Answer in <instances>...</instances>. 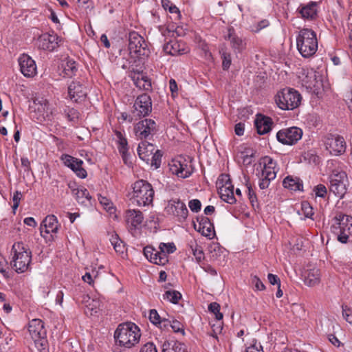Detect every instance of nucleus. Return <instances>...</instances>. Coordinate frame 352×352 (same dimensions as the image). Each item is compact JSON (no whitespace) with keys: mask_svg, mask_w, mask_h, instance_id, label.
I'll return each mask as SVG.
<instances>
[{"mask_svg":"<svg viewBox=\"0 0 352 352\" xmlns=\"http://www.w3.org/2000/svg\"><path fill=\"white\" fill-rule=\"evenodd\" d=\"M192 251L198 262L201 261L204 258V254L200 246L196 245L195 248H192Z\"/></svg>","mask_w":352,"mask_h":352,"instance_id":"864d4df0","label":"nucleus"},{"mask_svg":"<svg viewBox=\"0 0 352 352\" xmlns=\"http://www.w3.org/2000/svg\"><path fill=\"white\" fill-rule=\"evenodd\" d=\"M164 51L172 56H178L186 54L188 51L184 43L177 41H170L164 45Z\"/></svg>","mask_w":352,"mask_h":352,"instance_id":"393cba45","label":"nucleus"},{"mask_svg":"<svg viewBox=\"0 0 352 352\" xmlns=\"http://www.w3.org/2000/svg\"><path fill=\"white\" fill-rule=\"evenodd\" d=\"M83 162L81 160L75 158L74 162L70 166V168L80 178H85L87 177V171L82 167Z\"/></svg>","mask_w":352,"mask_h":352,"instance_id":"58836bf2","label":"nucleus"},{"mask_svg":"<svg viewBox=\"0 0 352 352\" xmlns=\"http://www.w3.org/2000/svg\"><path fill=\"white\" fill-rule=\"evenodd\" d=\"M222 67L224 70H228L231 65V56L229 53L223 52L221 55Z\"/></svg>","mask_w":352,"mask_h":352,"instance_id":"603ef678","label":"nucleus"},{"mask_svg":"<svg viewBox=\"0 0 352 352\" xmlns=\"http://www.w3.org/2000/svg\"><path fill=\"white\" fill-rule=\"evenodd\" d=\"M188 206L192 212H197L201 210V204L199 199L190 200Z\"/></svg>","mask_w":352,"mask_h":352,"instance_id":"052dcab7","label":"nucleus"},{"mask_svg":"<svg viewBox=\"0 0 352 352\" xmlns=\"http://www.w3.org/2000/svg\"><path fill=\"white\" fill-rule=\"evenodd\" d=\"M159 248L161 252L164 253L166 255L167 254L173 253L176 250V247L173 243H161Z\"/></svg>","mask_w":352,"mask_h":352,"instance_id":"09e8293b","label":"nucleus"},{"mask_svg":"<svg viewBox=\"0 0 352 352\" xmlns=\"http://www.w3.org/2000/svg\"><path fill=\"white\" fill-rule=\"evenodd\" d=\"M115 136L116 141L118 144L119 152L122 154V157L124 162L126 163L127 151H128V144L126 139L123 136L120 131H115Z\"/></svg>","mask_w":352,"mask_h":352,"instance_id":"473e14b6","label":"nucleus"},{"mask_svg":"<svg viewBox=\"0 0 352 352\" xmlns=\"http://www.w3.org/2000/svg\"><path fill=\"white\" fill-rule=\"evenodd\" d=\"M98 272L95 271H92V273L86 272L85 275L82 276V279L84 282L87 283L90 285H94V278H96L97 276Z\"/></svg>","mask_w":352,"mask_h":352,"instance_id":"5fc2aeb1","label":"nucleus"},{"mask_svg":"<svg viewBox=\"0 0 352 352\" xmlns=\"http://www.w3.org/2000/svg\"><path fill=\"white\" fill-rule=\"evenodd\" d=\"M47 104V99L43 97L36 98L34 100L33 104L30 108L33 110V118L38 122L45 121L44 108Z\"/></svg>","mask_w":352,"mask_h":352,"instance_id":"a878e982","label":"nucleus"},{"mask_svg":"<svg viewBox=\"0 0 352 352\" xmlns=\"http://www.w3.org/2000/svg\"><path fill=\"white\" fill-rule=\"evenodd\" d=\"M301 95L292 88H285L275 96L277 106L283 110H293L297 108L301 102Z\"/></svg>","mask_w":352,"mask_h":352,"instance_id":"423d86ee","label":"nucleus"},{"mask_svg":"<svg viewBox=\"0 0 352 352\" xmlns=\"http://www.w3.org/2000/svg\"><path fill=\"white\" fill-rule=\"evenodd\" d=\"M219 194L221 199L228 204H234L236 201L234 195V187L230 183H226L220 187Z\"/></svg>","mask_w":352,"mask_h":352,"instance_id":"c85d7f7f","label":"nucleus"},{"mask_svg":"<svg viewBox=\"0 0 352 352\" xmlns=\"http://www.w3.org/2000/svg\"><path fill=\"white\" fill-rule=\"evenodd\" d=\"M135 86L140 89L149 90L151 88V82L146 76L143 74H134L131 76Z\"/></svg>","mask_w":352,"mask_h":352,"instance_id":"72a5a7b5","label":"nucleus"},{"mask_svg":"<svg viewBox=\"0 0 352 352\" xmlns=\"http://www.w3.org/2000/svg\"><path fill=\"white\" fill-rule=\"evenodd\" d=\"M162 318L155 309H151L149 313V320L155 325H158L160 323Z\"/></svg>","mask_w":352,"mask_h":352,"instance_id":"4d7b16f0","label":"nucleus"},{"mask_svg":"<svg viewBox=\"0 0 352 352\" xmlns=\"http://www.w3.org/2000/svg\"><path fill=\"white\" fill-rule=\"evenodd\" d=\"M314 191L317 197L324 198L327 195V188L323 184H318L314 188Z\"/></svg>","mask_w":352,"mask_h":352,"instance_id":"6e6d98bb","label":"nucleus"},{"mask_svg":"<svg viewBox=\"0 0 352 352\" xmlns=\"http://www.w3.org/2000/svg\"><path fill=\"white\" fill-rule=\"evenodd\" d=\"M320 270L316 267L308 268L305 273V284L309 287L318 285L320 283Z\"/></svg>","mask_w":352,"mask_h":352,"instance_id":"bb28decb","label":"nucleus"},{"mask_svg":"<svg viewBox=\"0 0 352 352\" xmlns=\"http://www.w3.org/2000/svg\"><path fill=\"white\" fill-rule=\"evenodd\" d=\"M302 135V129L293 126L280 130L276 133V138L283 144L293 145L301 139Z\"/></svg>","mask_w":352,"mask_h":352,"instance_id":"ddd939ff","label":"nucleus"},{"mask_svg":"<svg viewBox=\"0 0 352 352\" xmlns=\"http://www.w3.org/2000/svg\"><path fill=\"white\" fill-rule=\"evenodd\" d=\"M28 331L32 339L46 337V330L43 322L40 319H33L29 322Z\"/></svg>","mask_w":352,"mask_h":352,"instance_id":"5701e85b","label":"nucleus"},{"mask_svg":"<svg viewBox=\"0 0 352 352\" xmlns=\"http://www.w3.org/2000/svg\"><path fill=\"white\" fill-rule=\"evenodd\" d=\"M155 151V146L147 141L141 142L138 147V153L141 160L148 163L151 155Z\"/></svg>","mask_w":352,"mask_h":352,"instance_id":"cd10ccee","label":"nucleus"},{"mask_svg":"<svg viewBox=\"0 0 352 352\" xmlns=\"http://www.w3.org/2000/svg\"><path fill=\"white\" fill-rule=\"evenodd\" d=\"M162 157V154L161 153L160 150H156L153 155H151L150 161L152 166H154L155 168H157L160 166L161 164V158Z\"/></svg>","mask_w":352,"mask_h":352,"instance_id":"49530a36","label":"nucleus"},{"mask_svg":"<svg viewBox=\"0 0 352 352\" xmlns=\"http://www.w3.org/2000/svg\"><path fill=\"white\" fill-rule=\"evenodd\" d=\"M329 179L330 191L338 197L343 198L349 186L346 173L343 170H333Z\"/></svg>","mask_w":352,"mask_h":352,"instance_id":"6e6552de","label":"nucleus"},{"mask_svg":"<svg viewBox=\"0 0 352 352\" xmlns=\"http://www.w3.org/2000/svg\"><path fill=\"white\" fill-rule=\"evenodd\" d=\"M208 310L212 313L217 320L220 321L223 319V314L220 312V305L217 302H212L208 306Z\"/></svg>","mask_w":352,"mask_h":352,"instance_id":"c03bdc74","label":"nucleus"},{"mask_svg":"<svg viewBox=\"0 0 352 352\" xmlns=\"http://www.w3.org/2000/svg\"><path fill=\"white\" fill-rule=\"evenodd\" d=\"M65 113L69 121L75 122L78 119L79 112L74 108H67L65 110Z\"/></svg>","mask_w":352,"mask_h":352,"instance_id":"3c124183","label":"nucleus"},{"mask_svg":"<svg viewBox=\"0 0 352 352\" xmlns=\"http://www.w3.org/2000/svg\"><path fill=\"white\" fill-rule=\"evenodd\" d=\"M317 3L311 1L307 5L301 6L300 14L303 19L312 20L317 15Z\"/></svg>","mask_w":352,"mask_h":352,"instance_id":"7c9ffc66","label":"nucleus"},{"mask_svg":"<svg viewBox=\"0 0 352 352\" xmlns=\"http://www.w3.org/2000/svg\"><path fill=\"white\" fill-rule=\"evenodd\" d=\"M273 179H270V178H267L263 177V175L260 176L258 186L261 189H266L269 187L271 181Z\"/></svg>","mask_w":352,"mask_h":352,"instance_id":"69168bd1","label":"nucleus"},{"mask_svg":"<svg viewBox=\"0 0 352 352\" xmlns=\"http://www.w3.org/2000/svg\"><path fill=\"white\" fill-rule=\"evenodd\" d=\"M72 192L76 196V199L78 203L83 205H87L90 202L91 197L89 195V192L85 188L81 187L76 189H73Z\"/></svg>","mask_w":352,"mask_h":352,"instance_id":"c9c22d12","label":"nucleus"},{"mask_svg":"<svg viewBox=\"0 0 352 352\" xmlns=\"http://www.w3.org/2000/svg\"><path fill=\"white\" fill-rule=\"evenodd\" d=\"M331 231L342 243H346L352 237V217L342 213L338 214L333 219Z\"/></svg>","mask_w":352,"mask_h":352,"instance_id":"7ed1b4c3","label":"nucleus"},{"mask_svg":"<svg viewBox=\"0 0 352 352\" xmlns=\"http://www.w3.org/2000/svg\"><path fill=\"white\" fill-rule=\"evenodd\" d=\"M68 95L74 102L83 100L87 95L85 87L77 81H72L68 86Z\"/></svg>","mask_w":352,"mask_h":352,"instance_id":"a211bd4d","label":"nucleus"},{"mask_svg":"<svg viewBox=\"0 0 352 352\" xmlns=\"http://www.w3.org/2000/svg\"><path fill=\"white\" fill-rule=\"evenodd\" d=\"M129 51L132 57L138 58L147 57L150 54L144 38L135 32L129 34Z\"/></svg>","mask_w":352,"mask_h":352,"instance_id":"1a4fd4ad","label":"nucleus"},{"mask_svg":"<svg viewBox=\"0 0 352 352\" xmlns=\"http://www.w3.org/2000/svg\"><path fill=\"white\" fill-rule=\"evenodd\" d=\"M12 267L18 273H23L29 268L32 261V252L23 242H16L12 247Z\"/></svg>","mask_w":352,"mask_h":352,"instance_id":"20e7f679","label":"nucleus"},{"mask_svg":"<svg viewBox=\"0 0 352 352\" xmlns=\"http://www.w3.org/2000/svg\"><path fill=\"white\" fill-rule=\"evenodd\" d=\"M255 126L257 133L260 135L267 133L272 130L273 122L272 118L261 114L256 115V118L254 121Z\"/></svg>","mask_w":352,"mask_h":352,"instance_id":"b1692460","label":"nucleus"},{"mask_svg":"<svg viewBox=\"0 0 352 352\" xmlns=\"http://www.w3.org/2000/svg\"><path fill=\"white\" fill-rule=\"evenodd\" d=\"M324 144L326 149L331 155H340L346 149V142L344 138L338 134H327L324 137Z\"/></svg>","mask_w":352,"mask_h":352,"instance_id":"f8f14e48","label":"nucleus"},{"mask_svg":"<svg viewBox=\"0 0 352 352\" xmlns=\"http://www.w3.org/2000/svg\"><path fill=\"white\" fill-rule=\"evenodd\" d=\"M228 38L230 41L232 47L239 52H241L245 47V43L243 39L236 35L233 31L229 30Z\"/></svg>","mask_w":352,"mask_h":352,"instance_id":"4c0bfd02","label":"nucleus"},{"mask_svg":"<svg viewBox=\"0 0 352 352\" xmlns=\"http://www.w3.org/2000/svg\"><path fill=\"white\" fill-rule=\"evenodd\" d=\"M143 219V214L140 210H128L125 212V221L131 230L139 228Z\"/></svg>","mask_w":352,"mask_h":352,"instance_id":"aec40b11","label":"nucleus"},{"mask_svg":"<svg viewBox=\"0 0 352 352\" xmlns=\"http://www.w3.org/2000/svg\"><path fill=\"white\" fill-rule=\"evenodd\" d=\"M98 200L100 204L104 206V208L109 212L111 213L115 210V208L113 207V203L107 197L100 195L98 197Z\"/></svg>","mask_w":352,"mask_h":352,"instance_id":"de8ad7c7","label":"nucleus"},{"mask_svg":"<svg viewBox=\"0 0 352 352\" xmlns=\"http://www.w3.org/2000/svg\"><path fill=\"white\" fill-rule=\"evenodd\" d=\"M133 113L137 117H145L152 111V101L150 96L146 94L139 96L133 104Z\"/></svg>","mask_w":352,"mask_h":352,"instance_id":"2eb2a0df","label":"nucleus"},{"mask_svg":"<svg viewBox=\"0 0 352 352\" xmlns=\"http://www.w3.org/2000/svg\"><path fill=\"white\" fill-rule=\"evenodd\" d=\"M297 49L305 58L312 56L318 50V40L316 32L308 28L300 30L296 37Z\"/></svg>","mask_w":352,"mask_h":352,"instance_id":"f03ea898","label":"nucleus"},{"mask_svg":"<svg viewBox=\"0 0 352 352\" xmlns=\"http://www.w3.org/2000/svg\"><path fill=\"white\" fill-rule=\"evenodd\" d=\"M46 337L33 339L34 344L38 352H48Z\"/></svg>","mask_w":352,"mask_h":352,"instance_id":"79ce46f5","label":"nucleus"},{"mask_svg":"<svg viewBox=\"0 0 352 352\" xmlns=\"http://www.w3.org/2000/svg\"><path fill=\"white\" fill-rule=\"evenodd\" d=\"M283 186L284 188L294 191L302 190L303 188L302 180L298 177H294L290 175L283 179Z\"/></svg>","mask_w":352,"mask_h":352,"instance_id":"2f4dec72","label":"nucleus"},{"mask_svg":"<svg viewBox=\"0 0 352 352\" xmlns=\"http://www.w3.org/2000/svg\"><path fill=\"white\" fill-rule=\"evenodd\" d=\"M245 186L248 189V194L249 199L253 205L254 202L256 201V196L255 192L254 191L251 184H250L249 182H247Z\"/></svg>","mask_w":352,"mask_h":352,"instance_id":"680f3d73","label":"nucleus"},{"mask_svg":"<svg viewBox=\"0 0 352 352\" xmlns=\"http://www.w3.org/2000/svg\"><path fill=\"white\" fill-rule=\"evenodd\" d=\"M170 327L175 332H182L184 333V331L183 329V324L176 320H172V322L170 324Z\"/></svg>","mask_w":352,"mask_h":352,"instance_id":"0e129e2a","label":"nucleus"},{"mask_svg":"<svg viewBox=\"0 0 352 352\" xmlns=\"http://www.w3.org/2000/svg\"><path fill=\"white\" fill-rule=\"evenodd\" d=\"M172 174L182 179L188 177L192 173V168L189 162L182 156L172 160L168 164Z\"/></svg>","mask_w":352,"mask_h":352,"instance_id":"9b49d317","label":"nucleus"},{"mask_svg":"<svg viewBox=\"0 0 352 352\" xmlns=\"http://www.w3.org/2000/svg\"><path fill=\"white\" fill-rule=\"evenodd\" d=\"M263 167L276 168V162L270 157L265 156L263 159Z\"/></svg>","mask_w":352,"mask_h":352,"instance_id":"e2e57ef3","label":"nucleus"},{"mask_svg":"<svg viewBox=\"0 0 352 352\" xmlns=\"http://www.w3.org/2000/svg\"><path fill=\"white\" fill-rule=\"evenodd\" d=\"M154 195L152 185L146 180L140 179L133 184V199L139 206L151 205Z\"/></svg>","mask_w":352,"mask_h":352,"instance_id":"39448f33","label":"nucleus"},{"mask_svg":"<svg viewBox=\"0 0 352 352\" xmlns=\"http://www.w3.org/2000/svg\"><path fill=\"white\" fill-rule=\"evenodd\" d=\"M163 298L173 304H177L178 303V301L182 298V294L180 292L176 290H168L163 295Z\"/></svg>","mask_w":352,"mask_h":352,"instance_id":"ea45409f","label":"nucleus"},{"mask_svg":"<svg viewBox=\"0 0 352 352\" xmlns=\"http://www.w3.org/2000/svg\"><path fill=\"white\" fill-rule=\"evenodd\" d=\"M87 300H85L86 302L85 314L92 316L100 310L101 307V302L98 299H91L87 296Z\"/></svg>","mask_w":352,"mask_h":352,"instance_id":"e433bc0d","label":"nucleus"},{"mask_svg":"<svg viewBox=\"0 0 352 352\" xmlns=\"http://www.w3.org/2000/svg\"><path fill=\"white\" fill-rule=\"evenodd\" d=\"M140 336L139 327L131 322L119 324L114 333L116 342L126 348H131L138 343Z\"/></svg>","mask_w":352,"mask_h":352,"instance_id":"f257e3e1","label":"nucleus"},{"mask_svg":"<svg viewBox=\"0 0 352 352\" xmlns=\"http://www.w3.org/2000/svg\"><path fill=\"white\" fill-rule=\"evenodd\" d=\"M161 347L162 352H188L186 346L176 340H165Z\"/></svg>","mask_w":352,"mask_h":352,"instance_id":"c756f323","label":"nucleus"},{"mask_svg":"<svg viewBox=\"0 0 352 352\" xmlns=\"http://www.w3.org/2000/svg\"><path fill=\"white\" fill-rule=\"evenodd\" d=\"M19 65L21 73L25 77H33L37 73L36 65L35 61L28 54H21L19 59Z\"/></svg>","mask_w":352,"mask_h":352,"instance_id":"dca6fc26","label":"nucleus"},{"mask_svg":"<svg viewBox=\"0 0 352 352\" xmlns=\"http://www.w3.org/2000/svg\"><path fill=\"white\" fill-rule=\"evenodd\" d=\"M342 316L348 322L352 324V309L347 306L342 305Z\"/></svg>","mask_w":352,"mask_h":352,"instance_id":"bf43d9fd","label":"nucleus"},{"mask_svg":"<svg viewBox=\"0 0 352 352\" xmlns=\"http://www.w3.org/2000/svg\"><path fill=\"white\" fill-rule=\"evenodd\" d=\"M156 122L149 118L144 119L134 125L133 132L137 139H151L157 132Z\"/></svg>","mask_w":352,"mask_h":352,"instance_id":"9d476101","label":"nucleus"},{"mask_svg":"<svg viewBox=\"0 0 352 352\" xmlns=\"http://www.w3.org/2000/svg\"><path fill=\"white\" fill-rule=\"evenodd\" d=\"M166 212L177 219L180 222L184 221L188 214L186 204L179 199L170 200L165 207Z\"/></svg>","mask_w":352,"mask_h":352,"instance_id":"4468645a","label":"nucleus"},{"mask_svg":"<svg viewBox=\"0 0 352 352\" xmlns=\"http://www.w3.org/2000/svg\"><path fill=\"white\" fill-rule=\"evenodd\" d=\"M197 221L199 223L198 228H197V225L195 224V229L201 232L203 236L212 239L215 235V232L214 226L209 218L201 216L197 218Z\"/></svg>","mask_w":352,"mask_h":352,"instance_id":"6ab92c4d","label":"nucleus"},{"mask_svg":"<svg viewBox=\"0 0 352 352\" xmlns=\"http://www.w3.org/2000/svg\"><path fill=\"white\" fill-rule=\"evenodd\" d=\"M44 109L45 121L53 120L56 115V108L47 100Z\"/></svg>","mask_w":352,"mask_h":352,"instance_id":"37998d69","label":"nucleus"},{"mask_svg":"<svg viewBox=\"0 0 352 352\" xmlns=\"http://www.w3.org/2000/svg\"><path fill=\"white\" fill-rule=\"evenodd\" d=\"M111 245L114 250L119 254H123L124 251V245L122 241L118 238V234H115L111 236L110 239Z\"/></svg>","mask_w":352,"mask_h":352,"instance_id":"a19ab883","label":"nucleus"},{"mask_svg":"<svg viewBox=\"0 0 352 352\" xmlns=\"http://www.w3.org/2000/svg\"><path fill=\"white\" fill-rule=\"evenodd\" d=\"M144 254L151 263L157 265H164L167 261V256L161 251L155 250L151 246H146L144 248Z\"/></svg>","mask_w":352,"mask_h":352,"instance_id":"412c9836","label":"nucleus"},{"mask_svg":"<svg viewBox=\"0 0 352 352\" xmlns=\"http://www.w3.org/2000/svg\"><path fill=\"white\" fill-rule=\"evenodd\" d=\"M21 198H22L21 192L20 191L16 190L14 192V195L12 197V201H13L12 209H13L14 212H15V210L19 207Z\"/></svg>","mask_w":352,"mask_h":352,"instance_id":"13d9d810","label":"nucleus"},{"mask_svg":"<svg viewBox=\"0 0 352 352\" xmlns=\"http://www.w3.org/2000/svg\"><path fill=\"white\" fill-rule=\"evenodd\" d=\"M302 86L316 94H320L327 88L322 76L313 69H302L299 76Z\"/></svg>","mask_w":352,"mask_h":352,"instance_id":"0eeeda50","label":"nucleus"},{"mask_svg":"<svg viewBox=\"0 0 352 352\" xmlns=\"http://www.w3.org/2000/svg\"><path fill=\"white\" fill-rule=\"evenodd\" d=\"M301 210L306 218L313 219V208L308 201H302L301 204Z\"/></svg>","mask_w":352,"mask_h":352,"instance_id":"a18cd8bd","label":"nucleus"},{"mask_svg":"<svg viewBox=\"0 0 352 352\" xmlns=\"http://www.w3.org/2000/svg\"><path fill=\"white\" fill-rule=\"evenodd\" d=\"M78 71V67L76 61L68 58L64 60L63 63V72L64 76L72 78L76 75Z\"/></svg>","mask_w":352,"mask_h":352,"instance_id":"f704fd0d","label":"nucleus"},{"mask_svg":"<svg viewBox=\"0 0 352 352\" xmlns=\"http://www.w3.org/2000/svg\"><path fill=\"white\" fill-rule=\"evenodd\" d=\"M61 39L56 34L45 33L41 35L37 40V45L40 49L53 51L59 45Z\"/></svg>","mask_w":352,"mask_h":352,"instance_id":"f3484780","label":"nucleus"},{"mask_svg":"<svg viewBox=\"0 0 352 352\" xmlns=\"http://www.w3.org/2000/svg\"><path fill=\"white\" fill-rule=\"evenodd\" d=\"M276 168L263 167L261 175L274 180L276 177Z\"/></svg>","mask_w":352,"mask_h":352,"instance_id":"8fccbe9b","label":"nucleus"},{"mask_svg":"<svg viewBox=\"0 0 352 352\" xmlns=\"http://www.w3.org/2000/svg\"><path fill=\"white\" fill-rule=\"evenodd\" d=\"M59 224L56 216L47 215L43 221L41 225V234L43 237V232L46 234L56 233L58 230Z\"/></svg>","mask_w":352,"mask_h":352,"instance_id":"4be33fe9","label":"nucleus"},{"mask_svg":"<svg viewBox=\"0 0 352 352\" xmlns=\"http://www.w3.org/2000/svg\"><path fill=\"white\" fill-rule=\"evenodd\" d=\"M140 352H157L153 343L147 342L140 349Z\"/></svg>","mask_w":352,"mask_h":352,"instance_id":"338daca9","label":"nucleus"},{"mask_svg":"<svg viewBox=\"0 0 352 352\" xmlns=\"http://www.w3.org/2000/svg\"><path fill=\"white\" fill-rule=\"evenodd\" d=\"M245 352H263L262 349V346L260 344L256 345V344H252L250 346L248 347L245 350Z\"/></svg>","mask_w":352,"mask_h":352,"instance_id":"774afa93","label":"nucleus"}]
</instances>
